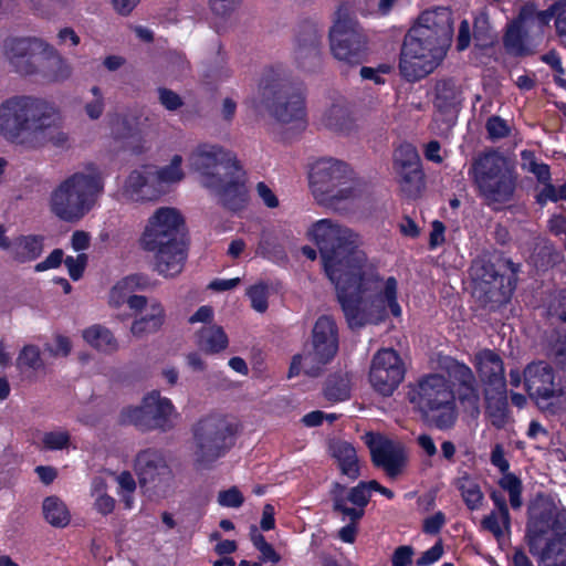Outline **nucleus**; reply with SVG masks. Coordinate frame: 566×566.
<instances>
[{
    "mask_svg": "<svg viewBox=\"0 0 566 566\" xmlns=\"http://www.w3.org/2000/svg\"><path fill=\"white\" fill-rule=\"evenodd\" d=\"M308 234L319 249L324 271L336 289L349 328L377 324L387 316V308L401 315L397 302V281L388 277L385 286L359 249L358 233L332 219L313 223Z\"/></svg>",
    "mask_w": 566,
    "mask_h": 566,
    "instance_id": "nucleus-1",
    "label": "nucleus"
},
{
    "mask_svg": "<svg viewBox=\"0 0 566 566\" xmlns=\"http://www.w3.org/2000/svg\"><path fill=\"white\" fill-rule=\"evenodd\" d=\"M453 36L450 9L437 7L423 11L403 39L399 70L409 82L432 73L443 61Z\"/></svg>",
    "mask_w": 566,
    "mask_h": 566,
    "instance_id": "nucleus-2",
    "label": "nucleus"
},
{
    "mask_svg": "<svg viewBox=\"0 0 566 566\" xmlns=\"http://www.w3.org/2000/svg\"><path fill=\"white\" fill-rule=\"evenodd\" d=\"M251 104L258 114L268 115L282 126H300L305 122V98L279 69H269L263 73Z\"/></svg>",
    "mask_w": 566,
    "mask_h": 566,
    "instance_id": "nucleus-3",
    "label": "nucleus"
},
{
    "mask_svg": "<svg viewBox=\"0 0 566 566\" xmlns=\"http://www.w3.org/2000/svg\"><path fill=\"white\" fill-rule=\"evenodd\" d=\"M104 190L101 171L93 165L62 180L50 195V209L62 221L77 222L95 206Z\"/></svg>",
    "mask_w": 566,
    "mask_h": 566,
    "instance_id": "nucleus-4",
    "label": "nucleus"
},
{
    "mask_svg": "<svg viewBox=\"0 0 566 566\" xmlns=\"http://www.w3.org/2000/svg\"><path fill=\"white\" fill-rule=\"evenodd\" d=\"M469 174L478 195L493 210L513 200L517 186L514 164L496 150H488L473 159Z\"/></svg>",
    "mask_w": 566,
    "mask_h": 566,
    "instance_id": "nucleus-5",
    "label": "nucleus"
},
{
    "mask_svg": "<svg viewBox=\"0 0 566 566\" xmlns=\"http://www.w3.org/2000/svg\"><path fill=\"white\" fill-rule=\"evenodd\" d=\"M408 399L428 426L441 431L455 426L459 417L457 397L443 375L429 374L420 378L409 391Z\"/></svg>",
    "mask_w": 566,
    "mask_h": 566,
    "instance_id": "nucleus-6",
    "label": "nucleus"
},
{
    "mask_svg": "<svg viewBox=\"0 0 566 566\" xmlns=\"http://www.w3.org/2000/svg\"><path fill=\"white\" fill-rule=\"evenodd\" d=\"M51 103L35 95H13L0 103V135L17 142L24 135L32 138L39 124L50 117Z\"/></svg>",
    "mask_w": 566,
    "mask_h": 566,
    "instance_id": "nucleus-7",
    "label": "nucleus"
},
{
    "mask_svg": "<svg viewBox=\"0 0 566 566\" xmlns=\"http://www.w3.org/2000/svg\"><path fill=\"white\" fill-rule=\"evenodd\" d=\"M338 327L329 315H322L315 322L311 343L302 354L292 357L287 377H296L303 371L308 377H318L338 352Z\"/></svg>",
    "mask_w": 566,
    "mask_h": 566,
    "instance_id": "nucleus-8",
    "label": "nucleus"
},
{
    "mask_svg": "<svg viewBox=\"0 0 566 566\" xmlns=\"http://www.w3.org/2000/svg\"><path fill=\"white\" fill-rule=\"evenodd\" d=\"M191 432L193 461L208 468L233 447L237 426L223 415L210 413L201 417Z\"/></svg>",
    "mask_w": 566,
    "mask_h": 566,
    "instance_id": "nucleus-9",
    "label": "nucleus"
},
{
    "mask_svg": "<svg viewBox=\"0 0 566 566\" xmlns=\"http://www.w3.org/2000/svg\"><path fill=\"white\" fill-rule=\"evenodd\" d=\"M310 184L316 198L331 203H337L357 195L353 170L346 163L334 158H322L313 164Z\"/></svg>",
    "mask_w": 566,
    "mask_h": 566,
    "instance_id": "nucleus-10",
    "label": "nucleus"
},
{
    "mask_svg": "<svg viewBox=\"0 0 566 566\" xmlns=\"http://www.w3.org/2000/svg\"><path fill=\"white\" fill-rule=\"evenodd\" d=\"M190 167L199 174L201 185L217 187L221 178L239 171L235 156L219 145L203 144L198 146L189 157Z\"/></svg>",
    "mask_w": 566,
    "mask_h": 566,
    "instance_id": "nucleus-11",
    "label": "nucleus"
},
{
    "mask_svg": "<svg viewBox=\"0 0 566 566\" xmlns=\"http://www.w3.org/2000/svg\"><path fill=\"white\" fill-rule=\"evenodd\" d=\"M331 50L334 56L349 65L364 62L367 38L359 23L349 17H339L329 32Z\"/></svg>",
    "mask_w": 566,
    "mask_h": 566,
    "instance_id": "nucleus-12",
    "label": "nucleus"
},
{
    "mask_svg": "<svg viewBox=\"0 0 566 566\" xmlns=\"http://www.w3.org/2000/svg\"><path fill=\"white\" fill-rule=\"evenodd\" d=\"M174 406L168 398L161 397L159 391H151L138 407H127L122 410V422L136 426L143 431L168 430L171 428L170 417Z\"/></svg>",
    "mask_w": 566,
    "mask_h": 566,
    "instance_id": "nucleus-13",
    "label": "nucleus"
},
{
    "mask_svg": "<svg viewBox=\"0 0 566 566\" xmlns=\"http://www.w3.org/2000/svg\"><path fill=\"white\" fill-rule=\"evenodd\" d=\"M566 532V514L552 503H537L530 511L526 542L532 555H537L542 542Z\"/></svg>",
    "mask_w": 566,
    "mask_h": 566,
    "instance_id": "nucleus-14",
    "label": "nucleus"
},
{
    "mask_svg": "<svg viewBox=\"0 0 566 566\" xmlns=\"http://www.w3.org/2000/svg\"><path fill=\"white\" fill-rule=\"evenodd\" d=\"M46 46L39 38H8L3 42V56L14 73L31 77L38 75Z\"/></svg>",
    "mask_w": 566,
    "mask_h": 566,
    "instance_id": "nucleus-15",
    "label": "nucleus"
},
{
    "mask_svg": "<svg viewBox=\"0 0 566 566\" xmlns=\"http://www.w3.org/2000/svg\"><path fill=\"white\" fill-rule=\"evenodd\" d=\"M175 241H184V218L175 208H159L149 218L140 244L144 250H154Z\"/></svg>",
    "mask_w": 566,
    "mask_h": 566,
    "instance_id": "nucleus-16",
    "label": "nucleus"
},
{
    "mask_svg": "<svg viewBox=\"0 0 566 566\" xmlns=\"http://www.w3.org/2000/svg\"><path fill=\"white\" fill-rule=\"evenodd\" d=\"M380 488L381 485L376 480L359 482L350 489L335 482L331 489L333 511L342 514L343 520H361L365 514V507L370 501L371 491L379 492Z\"/></svg>",
    "mask_w": 566,
    "mask_h": 566,
    "instance_id": "nucleus-17",
    "label": "nucleus"
},
{
    "mask_svg": "<svg viewBox=\"0 0 566 566\" xmlns=\"http://www.w3.org/2000/svg\"><path fill=\"white\" fill-rule=\"evenodd\" d=\"M524 384L528 395L542 409H548L554 397H566V381L556 382L552 367L545 361H534L524 370Z\"/></svg>",
    "mask_w": 566,
    "mask_h": 566,
    "instance_id": "nucleus-18",
    "label": "nucleus"
},
{
    "mask_svg": "<svg viewBox=\"0 0 566 566\" xmlns=\"http://www.w3.org/2000/svg\"><path fill=\"white\" fill-rule=\"evenodd\" d=\"M364 441L370 451L374 465L382 469L388 478L396 479L403 472L408 457L401 443L374 432H367Z\"/></svg>",
    "mask_w": 566,
    "mask_h": 566,
    "instance_id": "nucleus-19",
    "label": "nucleus"
},
{
    "mask_svg": "<svg viewBox=\"0 0 566 566\" xmlns=\"http://www.w3.org/2000/svg\"><path fill=\"white\" fill-rule=\"evenodd\" d=\"M405 377V366L396 350L384 348L378 350L369 371V380L376 391L390 396Z\"/></svg>",
    "mask_w": 566,
    "mask_h": 566,
    "instance_id": "nucleus-20",
    "label": "nucleus"
},
{
    "mask_svg": "<svg viewBox=\"0 0 566 566\" xmlns=\"http://www.w3.org/2000/svg\"><path fill=\"white\" fill-rule=\"evenodd\" d=\"M323 31L311 22L303 23L296 34L293 59L304 71H314L321 63Z\"/></svg>",
    "mask_w": 566,
    "mask_h": 566,
    "instance_id": "nucleus-21",
    "label": "nucleus"
},
{
    "mask_svg": "<svg viewBox=\"0 0 566 566\" xmlns=\"http://www.w3.org/2000/svg\"><path fill=\"white\" fill-rule=\"evenodd\" d=\"M134 470L142 485H159L171 479L172 472L164 454L153 448L139 451L134 461Z\"/></svg>",
    "mask_w": 566,
    "mask_h": 566,
    "instance_id": "nucleus-22",
    "label": "nucleus"
},
{
    "mask_svg": "<svg viewBox=\"0 0 566 566\" xmlns=\"http://www.w3.org/2000/svg\"><path fill=\"white\" fill-rule=\"evenodd\" d=\"M472 364L483 388L506 386L505 367L502 356L490 348L474 353Z\"/></svg>",
    "mask_w": 566,
    "mask_h": 566,
    "instance_id": "nucleus-23",
    "label": "nucleus"
},
{
    "mask_svg": "<svg viewBox=\"0 0 566 566\" xmlns=\"http://www.w3.org/2000/svg\"><path fill=\"white\" fill-rule=\"evenodd\" d=\"M50 114L48 119L39 124L31 143L38 147L51 145L55 148L69 149L71 147V136L63 129V116L61 109L54 103H51Z\"/></svg>",
    "mask_w": 566,
    "mask_h": 566,
    "instance_id": "nucleus-24",
    "label": "nucleus"
},
{
    "mask_svg": "<svg viewBox=\"0 0 566 566\" xmlns=\"http://www.w3.org/2000/svg\"><path fill=\"white\" fill-rule=\"evenodd\" d=\"M134 313L129 333L137 340L146 339L150 335L157 334L166 322L165 307L157 300L149 301L147 298V305L140 311H134Z\"/></svg>",
    "mask_w": 566,
    "mask_h": 566,
    "instance_id": "nucleus-25",
    "label": "nucleus"
},
{
    "mask_svg": "<svg viewBox=\"0 0 566 566\" xmlns=\"http://www.w3.org/2000/svg\"><path fill=\"white\" fill-rule=\"evenodd\" d=\"M148 251L155 253V268L160 275L175 277L181 273L187 258L185 241L166 243Z\"/></svg>",
    "mask_w": 566,
    "mask_h": 566,
    "instance_id": "nucleus-26",
    "label": "nucleus"
},
{
    "mask_svg": "<svg viewBox=\"0 0 566 566\" xmlns=\"http://www.w3.org/2000/svg\"><path fill=\"white\" fill-rule=\"evenodd\" d=\"M221 185L217 187H207L216 193L219 202L227 209L237 212L244 208L247 203V188L240 178V170L221 178Z\"/></svg>",
    "mask_w": 566,
    "mask_h": 566,
    "instance_id": "nucleus-27",
    "label": "nucleus"
},
{
    "mask_svg": "<svg viewBox=\"0 0 566 566\" xmlns=\"http://www.w3.org/2000/svg\"><path fill=\"white\" fill-rule=\"evenodd\" d=\"M154 182L155 175L148 171L147 168L134 170L125 181L123 197L136 202L155 200L159 197L160 191L156 189Z\"/></svg>",
    "mask_w": 566,
    "mask_h": 566,
    "instance_id": "nucleus-28",
    "label": "nucleus"
},
{
    "mask_svg": "<svg viewBox=\"0 0 566 566\" xmlns=\"http://www.w3.org/2000/svg\"><path fill=\"white\" fill-rule=\"evenodd\" d=\"M72 74L71 63L54 46L48 43L36 76L49 83H63L70 80Z\"/></svg>",
    "mask_w": 566,
    "mask_h": 566,
    "instance_id": "nucleus-29",
    "label": "nucleus"
},
{
    "mask_svg": "<svg viewBox=\"0 0 566 566\" xmlns=\"http://www.w3.org/2000/svg\"><path fill=\"white\" fill-rule=\"evenodd\" d=\"M485 413L493 427L502 429L507 423V392L506 386L502 388H483Z\"/></svg>",
    "mask_w": 566,
    "mask_h": 566,
    "instance_id": "nucleus-30",
    "label": "nucleus"
},
{
    "mask_svg": "<svg viewBox=\"0 0 566 566\" xmlns=\"http://www.w3.org/2000/svg\"><path fill=\"white\" fill-rule=\"evenodd\" d=\"M108 304L114 308L127 304L132 311H140L147 305V297L134 294L133 280L125 277L111 289Z\"/></svg>",
    "mask_w": 566,
    "mask_h": 566,
    "instance_id": "nucleus-31",
    "label": "nucleus"
},
{
    "mask_svg": "<svg viewBox=\"0 0 566 566\" xmlns=\"http://www.w3.org/2000/svg\"><path fill=\"white\" fill-rule=\"evenodd\" d=\"M82 337L91 347L106 355H113L120 348L115 334L101 324H94L83 329Z\"/></svg>",
    "mask_w": 566,
    "mask_h": 566,
    "instance_id": "nucleus-32",
    "label": "nucleus"
},
{
    "mask_svg": "<svg viewBox=\"0 0 566 566\" xmlns=\"http://www.w3.org/2000/svg\"><path fill=\"white\" fill-rule=\"evenodd\" d=\"M461 103V90L453 78H442L436 83L433 105L438 113L455 112Z\"/></svg>",
    "mask_w": 566,
    "mask_h": 566,
    "instance_id": "nucleus-33",
    "label": "nucleus"
},
{
    "mask_svg": "<svg viewBox=\"0 0 566 566\" xmlns=\"http://www.w3.org/2000/svg\"><path fill=\"white\" fill-rule=\"evenodd\" d=\"M332 457L337 461L342 474L350 480L360 476V469L356 449L347 441H335L331 444Z\"/></svg>",
    "mask_w": 566,
    "mask_h": 566,
    "instance_id": "nucleus-34",
    "label": "nucleus"
},
{
    "mask_svg": "<svg viewBox=\"0 0 566 566\" xmlns=\"http://www.w3.org/2000/svg\"><path fill=\"white\" fill-rule=\"evenodd\" d=\"M42 235H20L12 241L10 256L18 263H27L36 260L43 252Z\"/></svg>",
    "mask_w": 566,
    "mask_h": 566,
    "instance_id": "nucleus-35",
    "label": "nucleus"
},
{
    "mask_svg": "<svg viewBox=\"0 0 566 566\" xmlns=\"http://www.w3.org/2000/svg\"><path fill=\"white\" fill-rule=\"evenodd\" d=\"M535 556L539 566H566V532L549 537Z\"/></svg>",
    "mask_w": 566,
    "mask_h": 566,
    "instance_id": "nucleus-36",
    "label": "nucleus"
},
{
    "mask_svg": "<svg viewBox=\"0 0 566 566\" xmlns=\"http://www.w3.org/2000/svg\"><path fill=\"white\" fill-rule=\"evenodd\" d=\"M228 343V336L218 325L203 326L197 334V345L207 354H216L226 349Z\"/></svg>",
    "mask_w": 566,
    "mask_h": 566,
    "instance_id": "nucleus-37",
    "label": "nucleus"
},
{
    "mask_svg": "<svg viewBox=\"0 0 566 566\" xmlns=\"http://www.w3.org/2000/svg\"><path fill=\"white\" fill-rule=\"evenodd\" d=\"M525 27L515 19L512 21L503 36V45L506 52L514 56H525L531 54V51L525 44Z\"/></svg>",
    "mask_w": 566,
    "mask_h": 566,
    "instance_id": "nucleus-38",
    "label": "nucleus"
},
{
    "mask_svg": "<svg viewBox=\"0 0 566 566\" xmlns=\"http://www.w3.org/2000/svg\"><path fill=\"white\" fill-rule=\"evenodd\" d=\"M44 520L53 527H65L71 521V514L65 503L57 496H48L42 505Z\"/></svg>",
    "mask_w": 566,
    "mask_h": 566,
    "instance_id": "nucleus-39",
    "label": "nucleus"
},
{
    "mask_svg": "<svg viewBox=\"0 0 566 566\" xmlns=\"http://www.w3.org/2000/svg\"><path fill=\"white\" fill-rule=\"evenodd\" d=\"M555 9L554 3L546 10H537L536 6L527 2L520 9L517 20L527 28L531 24H536L539 29L547 27L554 19Z\"/></svg>",
    "mask_w": 566,
    "mask_h": 566,
    "instance_id": "nucleus-40",
    "label": "nucleus"
},
{
    "mask_svg": "<svg viewBox=\"0 0 566 566\" xmlns=\"http://www.w3.org/2000/svg\"><path fill=\"white\" fill-rule=\"evenodd\" d=\"M323 124L331 130L346 133L353 126V119L345 105L334 104L323 115Z\"/></svg>",
    "mask_w": 566,
    "mask_h": 566,
    "instance_id": "nucleus-41",
    "label": "nucleus"
},
{
    "mask_svg": "<svg viewBox=\"0 0 566 566\" xmlns=\"http://www.w3.org/2000/svg\"><path fill=\"white\" fill-rule=\"evenodd\" d=\"M324 396L333 402L348 399L350 396L349 375L347 373L331 375L325 384Z\"/></svg>",
    "mask_w": 566,
    "mask_h": 566,
    "instance_id": "nucleus-42",
    "label": "nucleus"
},
{
    "mask_svg": "<svg viewBox=\"0 0 566 566\" xmlns=\"http://www.w3.org/2000/svg\"><path fill=\"white\" fill-rule=\"evenodd\" d=\"M455 485L461 492L462 499L469 510L473 511L480 507L483 493L475 480L465 473L457 480Z\"/></svg>",
    "mask_w": 566,
    "mask_h": 566,
    "instance_id": "nucleus-43",
    "label": "nucleus"
},
{
    "mask_svg": "<svg viewBox=\"0 0 566 566\" xmlns=\"http://www.w3.org/2000/svg\"><path fill=\"white\" fill-rule=\"evenodd\" d=\"M15 366L21 373L43 370L45 364L40 348L32 344L23 346L17 357Z\"/></svg>",
    "mask_w": 566,
    "mask_h": 566,
    "instance_id": "nucleus-44",
    "label": "nucleus"
},
{
    "mask_svg": "<svg viewBox=\"0 0 566 566\" xmlns=\"http://www.w3.org/2000/svg\"><path fill=\"white\" fill-rule=\"evenodd\" d=\"M401 191L408 198H416L423 187V172L421 167L397 171Z\"/></svg>",
    "mask_w": 566,
    "mask_h": 566,
    "instance_id": "nucleus-45",
    "label": "nucleus"
},
{
    "mask_svg": "<svg viewBox=\"0 0 566 566\" xmlns=\"http://www.w3.org/2000/svg\"><path fill=\"white\" fill-rule=\"evenodd\" d=\"M394 164L397 171L405 169H417V167H421L418 151L410 144L400 145L395 150Z\"/></svg>",
    "mask_w": 566,
    "mask_h": 566,
    "instance_id": "nucleus-46",
    "label": "nucleus"
},
{
    "mask_svg": "<svg viewBox=\"0 0 566 566\" xmlns=\"http://www.w3.org/2000/svg\"><path fill=\"white\" fill-rule=\"evenodd\" d=\"M443 369L458 385L476 380L473 370L467 364L454 358H446L443 361Z\"/></svg>",
    "mask_w": 566,
    "mask_h": 566,
    "instance_id": "nucleus-47",
    "label": "nucleus"
},
{
    "mask_svg": "<svg viewBox=\"0 0 566 566\" xmlns=\"http://www.w3.org/2000/svg\"><path fill=\"white\" fill-rule=\"evenodd\" d=\"M459 401L473 413L480 412V391L478 381L458 385Z\"/></svg>",
    "mask_w": 566,
    "mask_h": 566,
    "instance_id": "nucleus-48",
    "label": "nucleus"
},
{
    "mask_svg": "<svg viewBox=\"0 0 566 566\" xmlns=\"http://www.w3.org/2000/svg\"><path fill=\"white\" fill-rule=\"evenodd\" d=\"M499 485L509 493L512 509L522 506V481L513 473L505 472L499 481Z\"/></svg>",
    "mask_w": 566,
    "mask_h": 566,
    "instance_id": "nucleus-49",
    "label": "nucleus"
},
{
    "mask_svg": "<svg viewBox=\"0 0 566 566\" xmlns=\"http://www.w3.org/2000/svg\"><path fill=\"white\" fill-rule=\"evenodd\" d=\"M182 157L180 155H175L170 161V164L156 172L155 180L158 179L163 182H176L180 181L184 178V172L181 170Z\"/></svg>",
    "mask_w": 566,
    "mask_h": 566,
    "instance_id": "nucleus-50",
    "label": "nucleus"
},
{
    "mask_svg": "<svg viewBox=\"0 0 566 566\" xmlns=\"http://www.w3.org/2000/svg\"><path fill=\"white\" fill-rule=\"evenodd\" d=\"M248 296L251 300L252 307L260 313H263L268 308V296H269V289L268 285L264 283H259L253 286H251L248 290Z\"/></svg>",
    "mask_w": 566,
    "mask_h": 566,
    "instance_id": "nucleus-51",
    "label": "nucleus"
},
{
    "mask_svg": "<svg viewBox=\"0 0 566 566\" xmlns=\"http://www.w3.org/2000/svg\"><path fill=\"white\" fill-rule=\"evenodd\" d=\"M481 526L483 530L492 533L496 539L502 538L505 532H510V530L504 527L497 511H491L489 515L484 516L481 521Z\"/></svg>",
    "mask_w": 566,
    "mask_h": 566,
    "instance_id": "nucleus-52",
    "label": "nucleus"
},
{
    "mask_svg": "<svg viewBox=\"0 0 566 566\" xmlns=\"http://www.w3.org/2000/svg\"><path fill=\"white\" fill-rule=\"evenodd\" d=\"M555 9V29L562 44L566 46V0H557L554 2Z\"/></svg>",
    "mask_w": 566,
    "mask_h": 566,
    "instance_id": "nucleus-53",
    "label": "nucleus"
},
{
    "mask_svg": "<svg viewBox=\"0 0 566 566\" xmlns=\"http://www.w3.org/2000/svg\"><path fill=\"white\" fill-rule=\"evenodd\" d=\"M219 505L223 507H240L244 502V496L237 486L220 491L217 499Z\"/></svg>",
    "mask_w": 566,
    "mask_h": 566,
    "instance_id": "nucleus-54",
    "label": "nucleus"
},
{
    "mask_svg": "<svg viewBox=\"0 0 566 566\" xmlns=\"http://www.w3.org/2000/svg\"><path fill=\"white\" fill-rule=\"evenodd\" d=\"M43 446L49 450H62L70 443V433L67 431L46 432L42 438Z\"/></svg>",
    "mask_w": 566,
    "mask_h": 566,
    "instance_id": "nucleus-55",
    "label": "nucleus"
},
{
    "mask_svg": "<svg viewBox=\"0 0 566 566\" xmlns=\"http://www.w3.org/2000/svg\"><path fill=\"white\" fill-rule=\"evenodd\" d=\"M489 138L492 140L501 139L510 134V127L500 116H491L485 124Z\"/></svg>",
    "mask_w": 566,
    "mask_h": 566,
    "instance_id": "nucleus-56",
    "label": "nucleus"
},
{
    "mask_svg": "<svg viewBox=\"0 0 566 566\" xmlns=\"http://www.w3.org/2000/svg\"><path fill=\"white\" fill-rule=\"evenodd\" d=\"M91 92L94 98L85 104V113L91 119H98L105 107L104 97L98 86H93Z\"/></svg>",
    "mask_w": 566,
    "mask_h": 566,
    "instance_id": "nucleus-57",
    "label": "nucleus"
},
{
    "mask_svg": "<svg viewBox=\"0 0 566 566\" xmlns=\"http://www.w3.org/2000/svg\"><path fill=\"white\" fill-rule=\"evenodd\" d=\"M87 262L88 256L85 253H81L76 258L66 256L64 264L67 268L69 275L73 281H77L82 277Z\"/></svg>",
    "mask_w": 566,
    "mask_h": 566,
    "instance_id": "nucleus-58",
    "label": "nucleus"
},
{
    "mask_svg": "<svg viewBox=\"0 0 566 566\" xmlns=\"http://www.w3.org/2000/svg\"><path fill=\"white\" fill-rule=\"evenodd\" d=\"M216 15L229 18L241 6L242 0H209Z\"/></svg>",
    "mask_w": 566,
    "mask_h": 566,
    "instance_id": "nucleus-59",
    "label": "nucleus"
},
{
    "mask_svg": "<svg viewBox=\"0 0 566 566\" xmlns=\"http://www.w3.org/2000/svg\"><path fill=\"white\" fill-rule=\"evenodd\" d=\"M491 500L494 503L495 509L493 511L500 512L502 523L506 530L511 527V516L506 504L505 496L499 491H492L490 494Z\"/></svg>",
    "mask_w": 566,
    "mask_h": 566,
    "instance_id": "nucleus-60",
    "label": "nucleus"
},
{
    "mask_svg": "<svg viewBox=\"0 0 566 566\" xmlns=\"http://www.w3.org/2000/svg\"><path fill=\"white\" fill-rule=\"evenodd\" d=\"M158 96L160 103L168 109V111H177L182 106V99L181 97L175 93L174 91L165 87H160L158 90Z\"/></svg>",
    "mask_w": 566,
    "mask_h": 566,
    "instance_id": "nucleus-61",
    "label": "nucleus"
},
{
    "mask_svg": "<svg viewBox=\"0 0 566 566\" xmlns=\"http://www.w3.org/2000/svg\"><path fill=\"white\" fill-rule=\"evenodd\" d=\"M64 252L62 249H54L44 261L35 265L36 272H43L50 269H56L63 261Z\"/></svg>",
    "mask_w": 566,
    "mask_h": 566,
    "instance_id": "nucleus-62",
    "label": "nucleus"
},
{
    "mask_svg": "<svg viewBox=\"0 0 566 566\" xmlns=\"http://www.w3.org/2000/svg\"><path fill=\"white\" fill-rule=\"evenodd\" d=\"M413 555V549L411 546H399L394 552L391 563L392 566H409L411 564V558Z\"/></svg>",
    "mask_w": 566,
    "mask_h": 566,
    "instance_id": "nucleus-63",
    "label": "nucleus"
},
{
    "mask_svg": "<svg viewBox=\"0 0 566 566\" xmlns=\"http://www.w3.org/2000/svg\"><path fill=\"white\" fill-rule=\"evenodd\" d=\"M552 361L559 368L566 367V340L555 344L549 354Z\"/></svg>",
    "mask_w": 566,
    "mask_h": 566,
    "instance_id": "nucleus-64",
    "label": "nucleus"
}]
</instances>
